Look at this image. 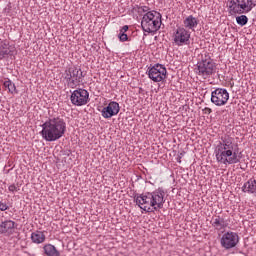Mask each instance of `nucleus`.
<instances>
[{"mask_svg":"<svg viewBox=\"0 0 256 256\" xmlns=\"http://www.w3.org/2000/svg\"><path fill=\"white\" fill-rule=\"evenodd\" d=\"M147 75L154 83H161L167 79V68L162 64H155L148 68Z\"/></svg>","mask_w":256,"mask_h":256,"instance_id":"9","label":"nucleus"},{"mask_svg":"<svg viewBox=\"0 0 256 256\" xmlns=\"http://www.w3.org/2000/svg\"><path fill=\"white\" fill-rule=\"evenodd\" d=\"M239 244V234L228 231L224 233L220 239V245L223 249H234Z\"/></svg>","mask_w":256,"mask_h":256,"instance_id":"12","label":"nucleus"},{"mask_svg":"<svg viewBox=\"0 0 256 256\" xmlns=\"http://www.w3.org/2000/svg\"><path fill=\"white\" fill-rule=\"evenodd\" d=\"M198 25H199V18L193 15H189L184 18L182 27H184L189 31H195Z\"/></svg>","mask_w":256,"mask_h":256,"instance_id":"16","label":"nucleus"},{"mask_svg":"<svg viewBox=\"0 0 256 256\" xmlns=\"http://www.w3.org/2000/svg\"><path fill=\"white\" fill-rule=\"evenodd\" d=\"M64 79L70 89H75L83 81V71L81 68L69 67L64 72Z\"/></svg>","mask_w":256,"mask_h":256,"instance_id":"6","label":"nucleus"},{"mask_svg":"<svg viewBox=\"0 0 256 256\" xmlns=\"http://www.w3.org/2000/svg\"><path fill=\"white\" fill-rule=\"evenodd\" d=\"M216 67L217 66L215 65V62H213V59L205 56L197 63L196 73L200 77H203V79H208V77H211V75L215 73Z\"/></svg>","mask_w":256,"mask_h":256,"instance_id":"7","label":"nucleus"},{"mask_svg":"<svg viewBox=\"0 0 256 256\" xmlns=\"http://www.w3.org/2000/svg\"><path fill=\"white\" fill-rule=\"evenodd\" d=\"M17 229V223L13 220H4L0 223V235H5V237H11Z\"/></svg>","mask_w":256,"mask_h":256,"instance_id":"15","label":"nucleus"},{"mask_svg":"<svg viewBox=\"0 0 256 256\" xmlns=\"http://www.w3.org/2000/svg\"><path fill=\"white\" fill-rule=\"evenodd\" d=\"M239 147L234 142L233 137L224 135L217 144L214 153L217 163L222 165H235L240 163L241 155L238 152Z\"/></svg>","mask_w":256,"mask_h":256,"instance_id":"1","label":"nucleus"},{"mask_svg":"<svg viewBox=\"0 0 256 256\" xmlns=\"http://www.w3.org/2000/svg\"><path fill=\"white\" fill-rule=\"evenodd\" d=\"M20 185L19 183L17 184H11L9 187H8V190L10 193H17L18 191H20Z\"/></svg>","mask_w":256,"mask_h":256,"instance_id":"24","label":"nucleus"},{"mask_svg":"<svg viewBox=\"0 0 256 256\" xmlns=\"http://www.w3.org/2000/svg\"><path fill=\"white\" fill-rule=\"evenodd\" d=\"M202 111L204 115H211V113H213V110L209 107H205Z\"/></svg>","mask_w":256,"mask_h":256,"instance_id":"27","label":"nucleus"},{"mask_svg":"<svg viewBox=\"0 0 256 256\" xmlns=\"http://www.w3.org/2000/svg\"><path fill=\"white\" fill-rule=\"evenodd\" d=\"M229 101V92L224 88H216L211 93V103L216 105V107H223V105H227Z\"/></svg>","mask_w":256,"mask_h":256,"instance_id":"11","label":"nucleus"},{"mask_svg":"<svg viewBox=\"0 0 256 256\" xmlns=\"http://www.w3.org/2000/svg\"><path fill=\"white\" fill-rule=\"evenodd\" d=\"M7 209H9L7 203L0 201V211H7Z\"/></svg>","mask_w":256,"mask_h":256,"instance_id":"26","label":"nucleus"},{"mask_svg":"<svg viewBox=\"0 0 256 256\" xmlns=\"http://www.w3.org/2000/svg\"><path fill=\"white\" fill-rule=\"evenodd\" d=\"M42 249L44 256H61V251L51 243L45 244Z\"/></svg>","mask_w":256,"mask_h":256,"instance_id":"19","label":"nucleus"},{"mask_svg":"<svg viewBox=\"0 0 256 256\" xmlns=\"http://www.w3.org/2000/svg\"><path fill=\"white\" fill-rule=\"evenodd\" d=\"M138 12L139 13H149L150 11H149V7L148 6H140L139 8H138Z\"/></svg>","mask_w":256,"mask_h":256,"instance_id":"25","label":"nucleus"},{"mask_svg":"<svg viewBox=\"0 0 256 256\" xmlns=\"http://www.w3.org/2000/svg\"><path fill=\"white\" fill-rule=\"evenodd\" d=\"M65 133H67V123L61 117H53L46 120L40 132L42 139L49 142L59 141Z\"/></svg>","mask_w":256,"mask_h":256,"instance_id":"3","label":"nucleus"},{"mask_svg":"<svg viewBox=\"0 0 256 256\" xmlns=\"http://www.w3.org/2000/svg\"><path fill=\"white\" fill-rule=\"evenodd\" d=\"M129 31V26L124 25L118 34L119 41L125 43V41H129V36H127V32Z\"/></svg>","mask_w":256,"mask_h":256,"instance_id":"21","label":"nucleus"},{"mask_svg":"<svg viewBox=\"0 0 256 256\" xmlns=\"http://www.w3.org/2000/svg\"><path fill=\"white\" fill-rule=\"evenodd\" d=\"M120 111L121 106H119L116 101H111L106 107L101 110V115L104 119H111V117L119 115Z\"/></svg>","mask_w":256,"mask_h":256,"instance_id":"13","label":"nucleus"},{"mask_svg":"<svg viewBox=\"0 0 256 256\" xmlns=\"http://www.w3.org/2000/svg\"><path fill=\"white\" fill-rule=\"evenodd\" d=\"M255 8L253 0H230L228 2V12L230 15H243L251 13Z\"/></svg>","mask_w":256,"mask_h":256,"instance_id":"5","label":"nucleus"},{"mask_svg":"<svg viewBox=\"0 0 256 256\" xmlns=\"http://www.w3.org/2000/svg\"><path fill=\"white\" fill-rule=\"evenodd\" d=\"M17 53L15 45L10 44L9 41L0 42V59H7V57H13Z\"/></svg>","mask_w":256,"mask_h":256,"instance_id":"14","label":"nucleus"},{"mask_svg":"<svg viewBox=\"0 0 256 256\" xmlns=\"http://www.w3.org/2000/svg\"><path fill=\"white\" fill-rule=\"evenodd\" d=\"M243 193H249L250 195H256V180L251 178L242 186Z\"/></svg>","mask_w":256,"mask_h":256,"instance_id":"20","label":"nucleus"},{"mask_svg":"<svg viewBox=\"0 0 256 256\" xmlns=\"http://www.w3.org/2000/svg\"><path fill=\"white\" fill-rule=\"evenodd\" d=\"M181 157H183V154H180V156L177 158L178 163H181Z\"/></svg>","mask_w":256,"mask_h":256,"instance_id":"28","label":"nucleus"},{"mask_svg":"<svg viewBox=\"0 0 256 256\" xmlns=\"http://www.w3.org/2000/svg\"><path fill=\"white\" fill-rule=\"evenodd\" d=\"M172 41L177 47L189 45L191 41V31L183 26H178L172 34Z\"/></svg>","mask_w":256,"mask_h":256,"instance_id":"8","label":"nucleus"},{"mask_svg":"<svg viewBox=\"0 0 256 256\" xmlns=\"http://www.w3.org/2000/svg\"><path fill=\"white\" fill-rule=\"evenodd\" d=\"M70 101L76 107H83L89 103V92L82 88L76 89L72 92Z\"/></svg>","mask_w":256,"mask_h":256,"instance_id":"10","label":"nucleus"},{"mask_svg":"<svg viewBox=\"0 0 256 256\" xmlns=\"http://www.w3.org/2000/svg\"><path fill=\"white\" fill-rule=\"evenodd\" d=\"M134 201L142 211L154 213V211L163 209V205H165V190L158 188L152 192L136 195Z\"/></svg>","mask_w":256,"mask_h":256,"instance_id":"2","label":"nucleus"},{"mask_svg":"<svg viewBox=\"0 0 256 256\" xmlns=\"http://www.w3.org/2000/svg\"><path fill=\"white\" fill-rule=\"evenodd\" d=\"M211 225L216 231H223L229 224L226 219L221 216H214L211 220Z\"/></svg>","mask_w":256,"mask_h":256,"instance_id":"17","label":"nucleus"},{"mask_svg":"<svg viewBox=\"0 0 256 256\" xmlns=\"http://www.w3.org/2000/svg\"><path fill=\"white\" fill-rule=\"evenodd\" d=\"M141 27L144 33H156L161 29V13L150 11L143 15Z\"/></svg>","mask_w":256,"mask_h":256,"instance_id":"4","label":"nucleus"},{"mask_svg":"<svg viewBox=\"0 0 256 256\" xmlns=\"http://www.w3.org/2000/svg\"><path fill=\"white\" fill-rule=\"evenodd\" d=\"M4 87L8 89L9 93H16L17 88L15 87V83H13L11 80H6L4 82Z\"/></svg>","mask_w":256,"mask_h":256,"instance_id":"22","label":"nucleus"},{"mask_svg":"<svg viewBox=\"0 0 256 256\" xmlns=\"http://www.w3.org/2000/svg\"><path fill=\"white\" fill-rule=\"evenodd\" d=\"M30 239L32 243H34L35 245H41L45 243L47 236L45 235L44 231L35 230L34 232L31 233Z\"/></svg>","mask_w":256,"mask_h":256,"instance_id":"18","label":"nucleus"},{"mask_svg":"<svg viewBox=\"0 0 256 256\" xmlns=\"http://www.w3.org/2000/svg\"><path fill=\"white\" fill-rule=\"evenodd\" d=\"M236 23L240 25V27H245V25L249 23V18H247L245 15L237 16Z\"/></svg>","mask_w":256,"mask_h":256,"instance_id":"23","label":"nucleus"}]
</instances>
